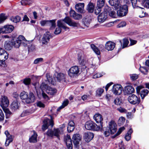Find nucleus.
<instances>
[{"mask_svg":"<svg viewBox=\"0 0 149 149\" xmlns=\"http://www.w3.org/2000/svg\"><path fill=\"white\" fill-rule=\"evenodd\" d=\"M46 77L49 83L53 85L56 84V82H60L61 81H63L65 78V74L62 73H58L55 72L53 76L54 79L52 77V76L49 73H47L46 74Z\"/></svg>","mask_w":149,"mask_h":149,"instance_id":"1","label":"nucleus"},{"mask_svg":"<svg viewBox=\"0 0 149 149\" xmlns=\"http://www.w3.org/2000/svg\"><path fill=\"white\" fill-rule=\"evenodd\" d=\"M20 98L22 100H25L26 103L29 104L33 102L35 98L33 94L30 92L29 95L28 93L23 91L19 95Z\"/></svg>","mask_w":149,"mask_h":149,"instance_id":"2","label":"nucleus"},{"mask_svg":"<svg viewBox=\"0 0 149 149\" xmlns=\"http://www.w3.org/2000/svg\"><path fill=\"white\" fill-rule=\"evenodd\" d=\"M85 127L87 130L99 131L102 129V126H98L94 122L88 121L86 123Z\"/></svg>","mask_w":149,"mask_h":149,"instance_id":"3","label":"nucleus"},{"mask_svg":"<svg viewBox=\"0 0 149 149\" xmlns=\"http://www.w3.org/2000/svg\"><path fill=\"white\" fill-rule=\"evenodd\" d=\"M8 54L6 52L0 48V66L5 67L4 61L8 58Z\"/></svg>","mask_w":149,"mask_h":149,"instance_id":"4","label":"nucleus"},{"mask_svg":"<svg viewBox=\"0 0 149 149\" xmlns=\"http://www.w3.org/2000/svg\"><path fill=\"white\" fill-rule=\"evenodd\" d=\"M117 10V14L118 16L119 17H123L125 16L128 13V8L126 5H121L120 7H118Z\"/></svg>","mask_w":149,"mask_h":149,"instance_id":"5","label":"nucleus"},{"mask_svg":"<svg viewBox=\"0 0 149 149\" xmlns=\"http://www.w3.org/2000/svg\"><path fill=\"white\" fill-rule=\"evenodd\" d=\"M62 20H58L57 22V26H58L56 28L54 31V33L56 35L60 34L61 31V28H63L65 31L69 29V28L65 26L62 22Z\"/></svg>","mask_w":149,"mask_h":149,"instance_id":"6","label":"nucleus"},{"mask_svg":"<svg viewBox=\"0 0 149 149\" xmlns=\"http://www.w3.org/2000/svg\"><path fill=\"white\" fill-rule=\"evenodd\" d=\"M50 116V119L47 118L45 119L44 120V124L42 125V129L44 131L47 129L49 126H51V127H52L54 125L52 117L51 116Z\"/></svg>","mask_w":149,"mask_h":149,"instance_id":"7","label":"nucleus"},{"mask_svg":"<svg viewBox=\"0 0 149 149\" xmlns=\"http://www.w3.org/2000/svg\"><path fill=\"white\" fill-rule=\"evenodd\" d=\"M128 100L130 103L133 104H138L140 102V97L134 94L130 95L128 98Z\"/></svg>","mask_w":149,"mask_h":149,"instance_id":"8","label":"nucleus"},{"mask_svg":"<svg viewBox=\"0 0 149 149\" xmlns=\"http://www.w3.org/2000/svg\"><path fill=\"white\" fill-rule=\"evenodd\" d=\"M62 21L70 26L77 27L79 26V24L78 22H75L72 20V19L68 17H65L62 20Z\"/></svg>","mask_w":149,"mask_h":149,"instance_id":"9","label":"nucleus"},{"mask_svg":"<svg viewBox=\"0 0 149 149\" xmlns=\"http://www.w3.org/2000/svg\"><path fill=\"white\" fill-rule=\"evenodd\" d=\"M79 70L78 66H74L71 67L68 72L69 75L71 77L77 76L79 72Z\"/></svg>","mask_w":149,"mask_h":149,"instance_id":"10","label":"nucleus"},{"mask_svg":"<svg viewBox=\"0 0 149 149\" xmlns=\"http://www.w3.org/2000/svg\"><path fill=\"white\" fill-rule=\"evenodd\" d=\"M60 134V131L58 129H54L53 131L51 130H49L47 133V135L52 137L54 136H56L58 139H59V134Z\"/></svg>","mask_w":149,"mask_h":149,"instance_id":"11","label":"nucleus"},{"mask_svg":"<svg viewBox=\"0 0 149 149\" xmlns=\"http://www.w3.org/2000/svg\"><path fill=\"white\" fill-rule=\"evenodd\" d=\"M122 88L121 85L119 84H115L113 85L112 91L113 93L115 95H119L122 93Z\"/></svg>","mask_w":149,"mask_h":149,"instance_id":"12","label":"nucleus"},{"mask_svg":"<svg viewBox=\"0 0 149 149\" xmlns=\"http://www.w3.org/2000/svg\"><path fill=\"white\" fill-rule=\"evenodd\" d=\"M64 141L66 144L68 149H72V143L70 135H67L65 136Z\"/></svg>","mask_w":149,"mask_h":149,"instance_id":"13","label":"nucleus"},{"mask_svg":"<svg viewBox=\"0 0 149 149\" xmlns=\"http://www.w3.org/2000/svg\"><path fill=\"white\" fill-rule=\"evenodd\" d=\"M109 2L111 6L114 7L116 10L118 9V7L121 5L120 0H109Z\"/></svg>","mask_w":149,"mask_h":149,"instance_id":"14","label":"nucleus"},{"mask_svg":"<svg viewBox=\"0 0 149 149\" xmlns=\"http://www.w3.org/2000/svg\"><path fill=\"white\" fill-rule=\"evenodd\" d=\"M73 143L77 148L79 142L81 139V136L78 134H74L72 138Z\"/></svg>","mask_w":149,"mask_h":149,"instance_id":"15","label":"nucleus"},{"mask_svg":"<svg viewBox=\"0 0 149 149\" xmlns=\"http://www.w3.org/2000/svg\"><path fill=\"white\" fill-rule=\"evenodd\" d=\"M14 28V26L12 25H6L1 28L2 33H10L13 30Z\"/></svg>","mask_w":149,"mask_h":149,"instance_id":"16","label":"nucleus"},{"mask_svg":"<svg viewBox=\"0 0 149 149\" xmlns=\"http://www.w3.org/2000/svg\"><path fill=\"white\" fill-rule=\"evenodd\" d=\"M94 136L93 133L90 132L84 133V139L87 142H88L91 140Z\"/></svg>","mask_w":149,"mask_h":149,"instance_id":"17","label":"nucleus"},{"mask_svg":"<svg viewBox=\"0 0 149 149\" xmlns=\"http://www.w3.org/2000/svg\"><path fill=\"white\" fill-rule=\"evenodd\" d=\"M116 124L113 121H111L109 124V129L111 133L113 134L116 131Z\"/></svg>","mask_w":149,"mask_h":149,"instance_id":"18","label":"nucleus"},{"mask_svg":"<svg viewBox=\"0 0 149 149\" xmlns=\"http://www.w3.org/2000/svg\"><path fill=\"white\" fill-rule=\"evenodd\" d=\"M9 104V101L7 97L2 96L1 105L2 108L7 107Z\"/></svg>","mask_w":149,"mask_h":149,"instance_id":"19","label":"nucleus"},{"mask_svg":"<svg viewBox=\"0 0 149 149\" xmlns=\"http://www.w3.org/2000/svg\"><path fill=\"white\" fill-rule=\"evenodd\" d=\"M93 118L97 123H100V125H98V126H102V127L103 123L102 121L103 118L101 115L98 113L96 114L94 116Z\"/></svg>","mask_w":149,"mask_h":149,"instance_id":"20","label":"nucleus"},{"mask_svg":"<svg viewBox=\"0 0 149 149\" xmlns=\"http://www.w3.org/2000/svg\"><path fill=\"white\" fill-rule=\"evenodd\" d=\"M24 38V37L23 36H19L18 38L15 41H13L11 42L12 45L14 46L16 48H18L21 44V39H22Z\"/></svg>","mask_w":149,"mask_h":149,"instance_id":"21","label":"nucleus"},{"mask_svg":"<svg viewBox=\"0 0 149 149\" xmlns=\"http://www.w3.org/2000/svg\"><path fill=\"white\" fill-rule=\"evenodd\" d=\"M107 14L105 12L102 13L98 17V20L99 22L102 23L105 21L107 18Z\"/></svg>","mask_w":149,"mask_h":149,"instance_id":"22","label":"nucleus"},{"mask_svg":"<svg viewBox=\"0 0 149 149\" xmlns=\"http://www.w3.org/2000/svg\"><path fill=\"white\" fill-rule=\"evenodd\" d=\"M49 33V32H47L44 34L42 40L43 44H47L49 41L51 36Z\"/></svg>","mask_w":149,"mask_h":149,"instance_id":"23","label":"nucleus"},{"mask_svg":"<svg viewBox=\"0 0 149 149\" xmlns=\"http://www.w3.org/2000/svg\"><path fill=\"white\" fill-rule=\"evenodd\" d=\"M115 44L112 42L109 41L107 42L105 44V48L108 50H112L114 48Z\"/></svg>","mask_w":149,"mask_h":149,"instance_id":"24","label":"nucleus"},{"mask_svg":"<svg viewBox=\"0 0 149 149\" xmlns=\"http://www.w3.org/2000/svg\"><path fill=\"white\" fill-rule=\"evenodd\" d=\"M124 92L127 94H130L134 91L133 87L131 86H126L125 88Z\"/></svg>","mask_w":149,"mask_h":149,"instance_id":"25","label":"nucleus"},{"mask_svg":"<svg viewBox=\"0 0 149 149\" xmlns=\"http://www.w3.org/2000/svg\"><path fill=\"white\" fill-rule=\"evenodd\" d=\"M84 7V3H79L76 5L75 8L76 10L78 12L81 13H83Z\"/></svg>","mask_w":149,"mask_h":149,"instance_id":"26","label":"nucleus"},{"mask_svg":"<svg viewBox=\"0 0 149 149\" xmlns=\"http://www.w3.org/2000/svg\"><path fill=\"white\" fill-rule=\"evenodd\" d=\"M133 8H140L141 9H143V8L140 6V5H139V3L140 2V1L137 0H131Z\"/></svg>","mask_w":149,"mask_h":149,"instance_id":"27","label":"nucleus"},{"mask_svg":"<svg viewBox=\"0 0 149 149\" xmlns=\"http://www.w3.org/2000/svg\"><path fill=\"white\" fill-rule=\"evenodd\" d=\"M33 134L29 139V141L31 143H35L37 141V134L35 131H32Z\"/></svg>","mask_w":149,"mask_h":149,"instance_id":"28","label":"nucleus"},{"mask_svg":"<svg viewBox=\"0 0 149 149\" xmlns=\"http://www.w3.org/2000/svg\"><path fill=\"white\" fill-rule=\"evenodd\" d=\"M56 19L48 20L47 25L50 26V29L52 30L54 29L56 26Z\"/></svg>","mask_w":149,"mask_h":149,"instance_id":"29","label":"nucleus"},{"mask_svg":"<svg viewBox=\"0 0 149 149\" xmlns=\"http://www.w3.org/2000/svg\"><path fill=\"white\" fill-rule=\"evenodd\" d=\"M46 92L49 95H53L56 93V90L54 88L49 87L47 89Z\"/></svg>","mask_w":149,"mask_h":149,"instance_id":"30","label":"nucleus"},{"mask_svg":"<svg viewBox=\"0 0 149 149\" xmlns=\"http://www.w3.org/2000/svg\"><path fill=\"white\" fill-rule=\"evenodd\" d=\"M141 3L140 6H142L144 7L149 8V0H141Z\"/></svg>","mask_w":149,"mask_h":149,"instance_id":"31","label":"nucleus"},{"mask_svg":"<svg viewBox=\"0 0 149 149\" xmlns=\"http://www.w3.org/2000/svg\"><path fill=\"white\" fill-rule=\"evenodd\" d=\"M94 5L92 3H89L87 6V10L89 13H92L94 11Z\"/></svg>","mask_w":149,"mask_h":149,"instance_id":"32","label":"nucleus"},{"mask_svg":"<svg viewBox=\"0 0 149 149\" xmlns=\"http://www.w3.org/2000/svg\"><path fill=\"white\" fill-rule=\"evenodd\" d=\"M148 91L147 89H144L142 90L139 94L141 99H143L148 94Z\"/></svg>","mask_w":149,"mask_h":149,"instance_id":"33","label":"nucleus"},{"mask_svg":"<svg viewBox=\"0 0 149 149\" xmlns=\"http://www.w3.org/2000/svg\"><path fill=\"white\" fill-rule=\"evenodd\" d=\"M19 105L17 101H14L12 102L11 104V108L14 111L18 109Z\"/></svg>","mask_w":149,"mask_h":149,"instance_id":"34","label":"nucleus"},{"mask_svg":"<svg viewBox=\"0 0 149 149\" xmlns=\"http://www.w3.org/2000/svg\"><path fill=\"white\" fill-rule=\"evenodd\" d=\"M7 18V17L5 16V14L1 13L0 14V23L3 22ZM2 33L1 28H0V34Z\"/></svg>","mask_w":149,"mask_h":149,"instance_id":"35","label":"nucleus"},{"mask_svg":"<svg viewBox=\"0 0 149 149\" xmlns=\"http://www.w3.org/2000/svg\"><path fill=\"white\" fill-rule=\"evenodd\" d=\"M133 130L131 129H130L126 134L125 136V140L127 141L130 140L131 138V134L132 133Z\"/></svg>","mask_w":149,"mask_h":149,"instance_id":"36","label":"nucleus"},{"mask_svg":"<svg viewBox=\"0 0 149 149\" xmlns=\"http://www.w3.org/2000/svg\"><path fill=\"white\" fill-rule=\"evenodd\" d=\"M10 20L13 22L17 23L20 21L21 18L18 16H17L15 17H10Z\"/></svg>","mask_w":149,"mask_h":149,"instance_id":"37","label":"nucleus"},{"mask_svg":"<svg viewBox=\"0 0 149 149\" xmlns=\"http://www.w3.org/2000/svg\"><path fill=\"white\" fill-rule=\"evenodd\" d=\"M6 137L7 138L5 143V145L6 146H8L9 143L13 141L12 136L10 135Z\"/></svg>","mask_w":149,"mask_h":149,"instance_id":"38","label":"nucleus"},{"mask_svg":"<svg viewBox=\"0 0 149 149\" xmlns=\"http://www.w3.org/2000/svg\"><path fill=\"white\" fill-rule=\"evenodd\" d=\"M105 0H98L97 2V7L102 8L104 6Z\"/></svg>","mask_w":149,"mask_h":149,"instance_id":"39","label":"nucleus"},{"mask_svg":"<svg viewBox=\"0 0 149 149\" xmlns=\"http://www.w3.org/2000/svg\"><path fill=\"white\" fill-rule=\"evenodd\" d=\"M91 47L93 49L94 52L97 55H99L100 52V50L94 44L91 45Z\"/></svg>","mask_w":149,"mask_h":149,"instance_id":"40","label":"nucleus"},{"mask_svg":"<svg viewBox=\"0 0 149 149\" xmlns=\"http://www.w3.org/2000/svg\"><path fill=\"white\" fill-rule=\"evenodd\" d=\"M11 44V42L10 41L7 43H5L4 45V47L7 50H10L12 49V46Z\"/></svg>","mask_w":149,"mask_h":149,"instance_id":"41","label":"nucleus"},{"mask_svg":"<svg viewBox=\"0 0 149 149\" xmlns=\"http://www.w3.org/2000/svg\"><path fill=\"white\" fill-rule=\"evenodd\" d=\"M78 59L79 61V63L81 65H84L86 63V61L84 59H82L81 57V56H78Z\"/></svg>","mask_w":149,"mask_h":149,"instance_id":"42","label":"nucleus"},{"mask_svg":"<svg viewBox=\"0 0 149 149\" xmlns=\"http://www.w3.org/2000/svg\"><path fill=\"white\" fill-rule=\"evenodd\" d=\"M47 81L49 82L48 81H46V83L45 82H43L41 84L40 88L42 90L46 89V90L47 88L49 87L47 85Z\"/></svg>","mask_w":149,"mask_h":149,"instance_id":"43","label":"nucleus"},{"mask_svg":"<svg viewBox=\"0 0 149 149\" xmlns=\"http://www.w3.org/2000/svg\"><path fill=\"white\" fill-rule=\"evenodd\" d=\"M139 70L142 73L144 74H146L148 72V70L145 67H140Z\"/></svg>","mask_w":149,"mask_h":149,"instance_id":"44","label":"nucleus"},{"mask_svg":"<svg viewBox=\"0 0 149 149\" xmlns=\"http://www.w3.org/2000/svg\"><path fill=\"white\" fill-rule=\"evenodd\" d=\"M125 120V118L123 117H120L118 120V124L120 126L123 125Z\"/></svg>","mask_w":149,"mask_h":149,"instance_id":"45","label":"nucleus"},{"mask_svg":"<svg viewBox=\"0 0 149 149\" xmlns=\"http://www.w3.org/2000/svg\"><path fill=\"white\" fill-rule=\"evenodd\" d=\"M21 45H22L24 46H26L27 45V43H28L29 41H27L25 38L24 37V39H21Z\"/></svg>","mask_w":149,"mask_h":149,"instance_id":"46","label":"nucleus"},{"mask_svg":"<svg viewBox=\"0 0 149 149\" xmlns=\"http://www.w3.org/2000/svg\"><path fill=\"white\" fill-rule=\"evenodd\" d=\"M31 81L30 78H25L23 80V83L26 85H29L30 84Z\"/></svg>","mask_w":149,"mask_h":149,"instance_id":"47","label":"nucleus"},{"mask_svg":"<svg viewBox=\"0 0 149 149\" xmlns=\"http://www.w3.org/2000/svg\"><path fill=\"white\" fill-rule=\"evenodd\" d=\"M109 15L111 17L113 18H116V15L115 11H111L108 12Z\"/></svg>","mask_w":149,"mask_h":149,"instance_id":"48","label":"nucleus"},{"mask_svg":"<svg viewBox=\"0 0 149 149\" xmlns=\"http://www.w3.org/2000/svg\"><path fill=\"white\" fill-rule=\"evenodd\" d=\"M35 50V46L32 45L28 46V51L29 52L34 51Z\"/></svg>","mask_w":149,"mask_h":149,"instance_id":"49","label":"nucleus"},{"mask_svg":"<svg viewBox=\"0 0 149 149\" xmlns=\"http://www.w3.org/2000/svg\"><path fill=\"white\" fill-rule=\"evenodd\" d=\"M123 44L122 46V48H124L126 47L128 45L129 42L127 39H123Z\"/></svg>","mask_w":149,"mask_h":149,"instance_id":"50","label":"nucleus"},{"mask_svg":"<svg viewBox=\"0 0 149 149\" xmlns=\"http://www.w3.org/2000/svg\"><path fill=\"white\" fill-rule=\"evenodd\" d=\"M4 115L2 110L0 109V121H3L4 120Z\"/></svg>","mask_w":149,"mask_h":149,"instance_id":"51","label":"nucleus"},{"mask_svg":"<svg viewBox=\"0 0 149 149\" xmlns=\"http://www.w3.org/2000/svg\"><path fill=\"white\" fill-rule=\"evenodd\" d=\"M104 92V90L101 88H98L96 91V94L100 96Z\"/></svg>","mask_w":149,"mask_h":149,"instance_id":"52","label":"nucleus"},{"mask_svg":"<svg viewBox=\"0 0 149 149\" xmlns=\"http://www.w3.org/2000/svg\"><path fill=\"white\" fill-rule=\"evenodd\" d=\"M131 79L134 81L137 79L138 77V75L136 74H133L130 75Z\"/></svg>","mask_w":149,"mask_h":149,"instance_id":"53","label":"nucleus"},{"mask_svg":"<svg viewBox=\"0 0 149 149\" xmlns=\"http://www.w3.org/2000/svg\"><path fill=\"white\" fill-rule=\"evenodd\" d=\"M82 18V16L81 15L76 13L73 19L75 20H79Z\"/></svg>","mask_w":149,"mask_h":149,"instance_id":"54","label":"nucleus"},{"mask_svg":"<svg viewBox=\"0 0 149 149\" xmlns=\"http://www.w3.org/2000/svg\"><path fill=\"white\" fill-rule=\"evenodd\" d=\"M43 59L42 58H37L34 61V63L35 64H37L40 63V62H41L43 61Z\"/></svg>","mask_w":149,"mask_h":149,"instance_id":"55","label":"nucleus"},{"mask_svg":"<svg viewBox=\"0 0 149 149\" xmlns=\"http://www.w3.org/2000/svg\"><path fill=\"white\" fill-rule=\"evenodd\" d=\"M103 75V74L101 73H97L94 75L93 76V78L94 79L97 78H99L102 77Z\"/></svg>","mask_w":149,"mask_h":149,"instance_id":"56","label":"nucleus"},{"mask_svg":"<svg viewBox=\"0 0 149 149\" xmlns=\"http://www.w3.org/2000/svg\"><path fill=\"white\" fill-rule=\"evenodd\" d=\"M126 25V23L125 22H123L120 23L117 26V27L118 28L123 27Z\"/></svg>","mask_w":149,"mask_h":149,"instance_id":"57","label":"nucleus"},{"mask_svg":"<svg viewBox=\"0 0 149 149\" xmlns=\"http://www.w3.org/2000/svg\"><path fill=\"white\" fill-rule=\"evenodd\" d=\"M102 8H100L99 7H97L96 6V8L95 10V13L96 15H97L101 11V9Z\"/></svg>","mask_w":149,"mask_h":149,"instance_id":"58","label":"nucleus"},{"mask_svg":"<svg viewBox=\"0 0 149 149\" xmlns=\"http://www.w3.org/2000/svg\"><path fill=\"white\" fill-rule=\"evenodd\" d=\"M117 110L120 113H126L127 112V110L125 109L122 108L121 107H120L119 108H118L117 109Z\"/></svg>","mask_w":149,"mask_h":149,"instance_id":"59","label":"nucleus"},{"mask_svg":"<svg viewBox=\"0 0 149 149\" xmlns=\"http://www.w3.org/2000/svg\"><path fill=\"white\" fill-rule=\"evenodd\" d=\"M48 22V20H43L41 21L40 22V23L41 24V26H45V24L47 25Z\"/></svg>","mask_w":149,"mask_h":149,"instance_id":"60","label":"nucleus"},{"mask_svg":"<svg viewBox=\"0 0 149 149\" xmlns=\"http://www.w3.org/2000/svg\"><path fill=\"white\" fill-rule=\"evenodd\" d=\"M143 88L142 86H139L137 87L136 88V92L137 94H139L140 90Z\"/></svg>","mask_w":149,"mask_h":149,"instance_id":"61","label":"nucleus"},{"mask_svg":"<svg viewBox=\"0 0 149 149\" xmlns=\"http://www.w3.org/2000/svg\"><path fill=\"white\" fill-rule=\"evenodd\" d=\"M37 105L38 107H40L44 108L45 107V104L40 101L38 102L37 103Z\"/></svg>","mask_w":149,"mask_h":149,"instance_id":"62","label":"nucleus"},{"mask_svg":"<svg viewBox=\"0 0 149 149\" xmlns=\"http://www.w3.org/2000/svg\"><path fill=\"white\" fill-rule=\"evenodd\" d=\"M125 129V128L124 127H122L120 128L118 131V132L115 135V136H116L119 134H120L122 131L124 130Z\"/></svg>","mask_w":149,"mask_h":149,"instance_id":"63","label":"nucleus"},{"mask_svg":"<svg viewBox=\"0 0 149 149\" xmlns=\"http://www.w3.org/2000/svg\"><path fill=\"white\" fill-rule=\"evenodd\" d=\"M114 103L116 104L120 105L121 101L118 98H116L114 101Z\"/></svg>","mask_w":149,"mask_h":149,"instance_id":"64","label":"nucleus"}]
</instances>
